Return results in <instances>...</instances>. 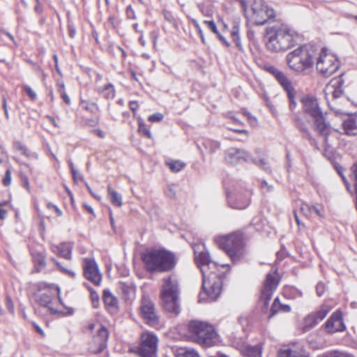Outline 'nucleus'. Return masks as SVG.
I'll return each mask as SVG.
<instances>
[{
    "instance_id": "obj_13",
    "label": "nucleus",
    "mask_w": 357,
    "mask_h": 357,
    "mask_svg": "<svg viewBox=\"0 0 357 357\" xmlns=\"http://www.w3.org/2000/svg\"><path fill=\"white\" fill-rule=\"evenodd\" d=\"M158 337L151 333H146L141 336V342L136 348V353L140 357H156Z\"/></svg>"
},
{
    "instance_id": "obj_1",
    "label": "nucleus",
    "mask_w": 357,
    "mask_h": 357,
    "mask_svg": "<svg viewBox=\"0 0 357 357\" xmlns=\"http://www.w3.org/2000/svg\"><path fill=\"white\" fill-rule=\"evenodd\" d=\"M195 254L196 264L202 274V291L199 294V302L210 303L217 300L221 294L222 278L211 271L215 264L211 261L209 254L202 251Z\"/></svg>"
},
{
    "instance_id": "obj_10",
    "label": "nucleus",
    "mask_w": 357,
    "mask_h": 357,
    "mask_svg": "<svg viewBox=\"0 0 357 357\" xmlns=\"http://www.w3.org/2000/svg\"><path fill=\"white\" fill-rule=\"evenodd\" d=\"M340 63L333 54H328L323 48L319 54L317 61V70L324 77H330L340 68Z\"/></svg>"
},
{
    "instance_id": "obj_4",
    "label": "nucleus",
    "mask_w": 357,
    "mask_h": 357,
    "mask_svg": "<svg viewBox=\"0 0 357 357\" xmlns=\"http://www.w3.org/2000/svg\"><path fill=\"white\" fill-rule=\"evenodd\" d=\"M267 48L275 52L285 51L297 43V33L285 26H274L266 29Z\"/></svg>"
},
{
    "instance_id": "obj_44",
    "label": "nucleus",
    "mask_w": 357,
    "mask_h": 357,
    "mask_svg": "<svg viewBox=\"0 0 357 357\" xmlns=\"http://www.w3.org/2000/svg\"><path fill=\"white\" fill-rule=\"evenodd\" d=\"M342 80H337V86L335 87L333 89V91L332 93L333 98L334 100L337 99L338 98H340L342 94V90L341 89V85H342Z\"/></svg>"
},
{
    "instance_id": "obj_64",
    "label": "nucleus",
    "mask_w": 357,
    "mask_h": 357,
    "mask_svg": "<svg viewBox=\"0 0 357 357\" xmlns=\"http://www.w3.org/2000/svg\"><path fill=\"white\" fill-rule=\"evenodd\" d=\"M99 326H102L101 324H94V323H89L88 326H86V328L90 331H93L97 326H98V328H99Z\"/></svg>"
},
{
    "instance_id": "obj_59",
    "label": "nucleus",
    "mask_w": 357,
    "mask_h": 357,
    "mask_svg": "<svg viewBox=\"0 0 357 357\" xmlns=\"http://www.w3.org/2000/svg\"><path fill=\"white\" fill-rule=\"evenodd\" d=\"M139 105L137 101H130L129 102V107L130 110L133 112L135 114V112L137 111Z\"/></svg>"
},
{
    "instance_id": "obj_30",
    "label": "nucleus",
    "mask_w": 357,
    "mask_h": 357,
    "mask_svg": "<svg viewBox=\"0 0 357 357\" xmlns=\"http://www.w3.org/2000/svg\"><path fill=\"white\" fill-rule=\"evenodd\" d=\"M99 93H102L104 98L107 100L113 99L115 96V89L114 85L108 84L105 85L102 88H99Z\"/></svg>"
},
{
    "instance_id": "obj_61",
    "label": "nucleus",
    "mask_w": 357,
    "mask_h": 357,
    "mask_svg": "<svg viewBox=\"0 0 357 357\" xmlns=\"http://www.w3.org/2000/svg\"><path fill=\"white\" fill-rule=\"evenodd\" d=\"M217 36L218 37L219 40L227 47H229L230 44L229 43V42L227 40V39L222 36L220 33L219 32L218 33L216 34Z\"/></svg>"
},
{
    "instance_id": "obj_40",
    "label": "nucleus",
    "mask_w": 357,
    "mask_h": 357,
    "mask_svg": "<svg viewBox=\"0 0 357 357\" xmlns=\"http://www.w3.org/2000/svg\"><path fill=\"white\" fill-rule=\"evenodd\" d=\"M167 165L173 172H178L185 167L183 162L178 160L167 162Z\"/></svg>"
},
{
    "instance_id": "obj_63",
    "label": "nucleus",
    "mask_w": 357,
    "mask_h": 357,
    "mask_svg": "<svg viewBox=\"0 0 357 357\" xmlns=\"http://www.w3.org/2000/svg\"><path fill=\"white\" fill-rule=\"evenodd\" d=\"M6 301H7V307H8V310L10 312H13L14 307H13V302H12L10 298L7 297Z\"/></svg>"
},
{
    "instance_id": "obj_17",
    "label": "nucleus",
    "mask_w": 357,
    "mask_h": 357,
    "mask_svg": "<svg viewBox=\"0 0 357 357\" xmlns=\"http://www.w3.org/2000/svg\"><path fill=\"white\" fill-rule=\"evenodd\" d=\"M225 159L227 163L235 165L241 161H250L251 155L244 149L231 147L225 151Z\"/></svg>"
},
{
    "instance_id": "obj_49",
    "label": "nucleus",
    "mask_w": 357,
    "mask_h": 357,
    "mask_svg": "<svg viewBox=\"0 0 357 357\" xmlns=\"http://www.w3.org/2000/svg\"><path fill=\"white\" fill-rule=\"evenodd\" d=\"M164 116L161 113H155L149 116L148 120L151 122H158L163 119Z\"/></svg>"
},
{
    "instance_id": "obj_32",
    "label": "nucleus",
    "mask_w": 357,
    "mask_h": 357,
    "mask_svg": "<svg viewBox=\"0 0 357 357\" xmlns=\"http://www.w3.org/2000/svg\"><path fill=\"white\" fill-rule=\"evenodd\" d=\"M80 105L83 109L93 114H96L99 111L98 105L96 102L89 100H82L80 102Z\"/></svg>"
},
{
    "instance_id": "obj_39",
    "label": "nucleus",
    "mask_w": 357,
    "mask_h": 357,
    "mask_svg": "<svg viewBox=\"0 0 357 357\" xmlns=\"http://www.w3.org/2000/svg\"><path fill=\"white\" fill-rule=\"evenodd\" d=\"M51 261L56 264V266L61 273L66 275H68L71 278L75 277V273L73 271L65 268L59 261H56L54 258H51Z\"/></svg>"
},
{
    "instance_id": "obj_9",
    "label": "nucleus",
    "mask_w": 357,
    "mask_h": 357,
    "mask_svg": "<svg viewBox=\"0 0 357 357\" xmlns=\"http://www.w3.org/2000/svg\"><path fill=\"white\" fill-rule=\"evenodd\" d=\"M247 17L256 25H263L268 20L275 17V11L263 0H255L251 6V14Z\"/></svg>"
},
{
    "instance_id": "obj_57",
    "label": "nucleus",
    "mask_w": 357,
    "mask_h": 357,
    "mask_svg": "<svg viewBox=\"0 0 357 357\" xmlns=\"http://www.w3.org/2000/svg\"><path fill=\"white\" fill-rule=\"evenodd\" d=\"M2 107L4 110V113H5V116L6 117V119H8L9 114H8V111L7 102H6V99L5 96L2 97Z\"/></svg>"
},
{
    "instance_id": "obj_14",
    "label": "nucleus",
    "mask_w": 357,
    "mask_h": 357,
    "mask_svg": "<svg viewBox=\"0 0 357 357\" xmlns=\"http://www.w3.org/2000/svg\"><path fill=\"white\" fill-rule=\"evenodd\" d=\"M39 291L42 289H47L46 292L38 294L36 296V301L38 303L43 307L48 308L51 314H56L59 313V311L51 306L52 301L55 296L56 293L59 297L60 303L62 304L61 298L59 297L60 288L59 287H50L46 284H40L38 287Z\"/></svg>"
},
{
    "instance_id": "obj_35",
    "label": "nucleus",
    "mask_w": 357,
    "mask_h": 357,
    "mask_svg": "<svg viewBox=\"0 0 357 357\" xmlns=\"http://www.w3.org/2000/svg\"><path fill=\"white\" fill-rule=\"evenodd\" d=\"M321 357H355V356L349 353H347V352L340 351L337 350H333V351L324 353L321 355Z\"/></svg>"
},
{
    "instance_id": "obj_7",
    "label": "nucleus",
    "mask_w": 357,
    "mask_h": 357,
    "mask_svg": "<svg viewBox=\"0 0 357 357\" xmlns=\"http://www.w3.org/2000/svg\"><path fill=\"white\" fill-rule=\"evenodd\" d=\"M161 299L163 308L175 314L179 313L178 294L179 288L178 280L169 276L163 280Z\"/></svg>"
},
{
    "instance_id": "obj_56",
    "label": "nucleus",
    "mask_w": 357,
    "mask_h": 357,
    "mask_svg": "<svg viewBox=\"0 0 357 357\" xmlns=\"http://www.w3.org/2000/svg\"><path fill=\"white\" fill-rule=\"evenodd\" d=\"M59 93L61 95V98L63 100V101L67 104H70V99L69 96L67 95V93L65 92V91L59 90Z\"/></svg>"
},
{
    "instance_id": "obj_29",
    "label": "nucleus",
    "mask_w": 357,
    "mask_h": 357,
    "mask_svg": "<svg viewBox=\"0 0 357 357\" xmlns=\"http://www.w3.org/2000/svg\"><path fill=\"white\" fill-rule=\"evenodd\" d=\"M108 195L113 205L121 206L122 205V197L116 191L112 189L110 185L107 186Z\"/></svg>"
},
{
    "instance_id": "obj_26",
    "label": "nucleus",
    "mask_w": 357,
    "mask_h": 357,
    "mask_svg": "<svg viewBox=\"0 0 357 357\" xmlns=\"http://www.w3.org/2000/svg\"><path fill=\"white\" fill-rule=\"evenodd\" d=\"M119 288L121 290V292L123 295V298L125 300H130L134 296L135 288L132 283L121 282H120Z\"/></svg>"
},
{
    "instance_id": "obj_48",
    "label": "nucleus",
    "mask_w": 357,
    "mask_h": 357,
    "mask_svg": "<svg viewBox=\"0 0 357 357\" xmlns=\"http://www.w3.org/2000/svg\"><path fill=\"white\" fill-rule=\"evenodd\" d=\"M178 357H199V354L195 350H186L182 354H179Z\"/></svg>"
},
{
    "instance_id": "obj_51",
    "label": "nucleus",
    "mask_w": 357,
    "mask_h": 357,
    "mask_svg": "<svg viewBox=\"0 0 357 357\" xmlns=\"http://www.w3.org/2000/svg\"><path fill=\"white\" fill-rule=\"evenodd\" d=\"M11 183V172L9 169L6 171L5 176L3 179V184L8 186Z\"/></svg>"
},
{
    "instance_id": "obj_3",
    "label": "nucleus",
    "mask_w": 357,
    "mask_h": 357,
    "mask_svg": "<svg viewBox=\"0 0 357 357\" xmlns=\"http://www.w3.org/2000/svg\"><path fill=\"white\" fill-rule=\"evenodd\" d=\"M142 259L149 273L171 271L176 264L174 253L165 249L152 250L144 253Z\"/></svg>"
},
{
    "instance_id": "obj_31",
    "label": "nucleus",
    "mask_w": 357,
    "mask_h": 357,
    "mask_svg": "<svg viewBox=\"0 0 357 357\" xmlns=\"http://www.w3.org/2000/svg\"><path fill=\"white\" fill-rule=\"evenodd\" d=\"M102 300L105 305L111 307H114L118 303L116 298L107 289L103 291Z\"/></svg>"
},
{
    "instance_id": "obj_22",
    "label": "nucleus",
    "mask_w": 357,
    "mask_h": 357,
    "mask_svg": "<svg viewBox=\"0 0 357 357\" xmlns=\"http://www.w3.org/2000/svg\"><path fill=\"white\" fill-rule=\"evenodd\" d=\"M51 250L66 259H71L73 245L70 243L64 242L59 245H52Z\"/></svg>"
},
{
    "instance_id": "obj_2",
    "label": "nucleus",
    "mask_w": 357,
    "mask_h": 357,
    "mask_svg": "<svg viewBox=\"0 0 357 357\" xmlns=\"http://www.w3.org/2000/svg\"><path fill=\"white\" fill-rule=\"evenodd\" d=\"M300 102L303 112L310 119L309 121L312 122V129L319 136L324 137V143L327 145L331 126L320 108L317 99L312 95L303 94L301 96Z\"/></svg>"
},
{
    "instance_id": "obj_33",
    "label": "nucleus",
    "mask_w": 357,
    "mask_h": 357,
    "mask_svg": "<svg viewBox=\"0 0 357 357\" xmlns=\"http://www.w3.org/2000/svg\"><path fill=\"white\" fill-rule=\"evenodd\" d=\"M278 306H280L282 310L284 312H289L291 310V307L288 305H281L280 303V300L278 298H275L273 303L271 306V316H273L278 312V310L276 309Z\"/></svg>"
},
{
    "instance_id": "obj_28",
    "label": "nucleus",
    "mask_w": 357,
    "mask_h": 357,
    "mask_svg": "<svg viewBox=\"0 0 357 357\" xmlns=\"http://www.w3.org/2000/svg\"><path fill=\"white\" fill-rule=\"evenodd\" d=\"M14 148L16 151H20L22 155H24L27 158H38L37 153H31L29 149L20 142H15Z\"/></svg>"
},
{
    "instance_id": "obj_25",
    "label": "nucleus",
    "mask_w": 357,
    "mask_h": 357,
    "mask_svg": "<svg viewBox=\"0 0 357 357\" xmlns=\"http://www.w3.org/2000/svg\"><path fill=\"white\" fill-rule=\"evenodd\" d=\"M294 125L296 128L303 134L305 138L310 142H314L315 140L312 137L307 124L302 119L299 117L296 118Z\"/></svg>"
},
{
    "instance_id": "obj_60",
    "label": "nucleus",
    "mask_w": 357,
    "mask_h": 357,
    "mask_svg": "<svg viewBox=\"0 0 357 357\" xmlns=\"http://www.w3.org/2000/svg\"><path fill=\"white\" fill-rule=\"evenodd\" d=\"M68 35L71 38H73L76 33L75 29L72 24H68Z\"/></svg>"
},
{
    "instance_id": "obj_23",
    "label": "nucleus",
    "mask_w": 357,
    "mask_h": 357,
    "mask_svg": "<svg viewBox=\"0 0 357 357\" xmlns=\"http://www.w3.org/2000/svg\"><path fill=\"white\" fill-rule=\"evenodd\" d=\"M227 199L229 206L235 209H244L250 204V199L245 195H240L236 199L231 195H228Z\"/></svg>"
},
{
    "instance_id": "obj_34",
    "label": "nucleus",
    "mask_w": 357,
    "mask_h": 357,
    "mask_svg": "<svg viewBox=\"0 0 357 357\" xmlns=\"http://www.w3.org/2000/svg\"><path fill=\"white\" fill-rule=\"evenodd\" d=\"M278 286V282L275 278L271 274L268 273L266 275V280L264 284V287L275 290Z\"/></svg>"
},
{
    "instance_id": "obj_58",
    "label": "nucleus",
    "mask_w": 357,
    "mask_h": 357,
    "mask_svg": "<svg viewBox=\"0 0 357 357\" xmlns=\"http://www.w3.org/2000/svg\"><path fill=\"white\" fill-rule=\"evenodd\" d=\"M84 183H85V185L88 190V191L89 192V193L96 199L98 200H100L101 199V197L96 193H94L93 192V190H91V187L89 186V185L88 184V183L86 181H84Z\"/></svg>"
},
{
    "instance_id": "obj_18",
    "label": "nucleus",
    "mask_w": 357,
    "mask_h": 357,
    "mask_svg": "<svg viewBox=\"0 0 357 357\" xmlns=\"http://www.w3.org/2000/svg\"><path fill=\"white\" fill-rule=\"evenodd\" d=\"M264 69L266 72L272 75L282 89L287 93L288 91L295 89L292 85V82L288 77L280 69L271 65H266Z\"/></svg>"
},
{
    "instance_id": "obj_6",
    "label": "nucleus",
    "mask_w": 357,
    "mask_h": 357,
    "mask_svg": "<svg viewBox=\"0 0 357 357\" xmlns=\"http://www.w3.org/2000/svg\"><path fill=\"white\" fill-rule=\"evenodd\" d=\"M189 332L195 342L204 347H211L218 340L214 327L207 322L194 320L188 324Z\"/></svg>"
},
{
    "instance_id": "obj_11",
    "label": "nucleus",
    "mask_w": 357,
    "mask_h": 357,
    "mask_svg": "<svg viewBox=\"0 0 357 357\" xmlns=\"http://www.w3.org/2000/svg\"><path fill=\"white\" fill-rule=\"evenodd\" d=\"M328 105L335 116H340L342 119V127L345 134L347 135H357V115L337 107L336 102Z\"/></svg>"
},
{
    "instance_id": "obj_37",
    "label": "nucleus",
    "mask_w": 357,
    "mask_h": 357,
    "mask_svg": "<svg viewBox=\"0 0 357 357\" xmlns=\"http://www.w3.org/2000/svg\"><path fill=\"white\" fill-rule=\"evenodd\" d=\"M273 291L274 290L268 289V287H263L261 292V299L264 301V305H268V302L272 297Z\"/></svg>"
},
{
    "instance_id": "obj_15",
    "label": "nucleus",
    "mask_w": 357,
    "mask_h": 357,
    "mask_svg": "<svg viewBox=\"0 0 357 357\" xmlns=\"http://www.w3.org/2000/svg\"><path fill=\"white\" fill-rule=\"evenodd\" d=\"M109 333L106 327L99 326L96 334L89 343V351L94 354L102 352L107 347Z\"/></svg>"
},
{
    "instance_id": "obj_45",
    "label": "nucleus",
    "mask_w": 357,
    "mask_h": 357,
    "mask_svg": "<svg viewBox=\"0 0 357 357\" xmlns=\"http://www.w3.org/2000/svg\"><path fill=\"white\" fill-rule=\"evenodd\" d=\"M22 89L26 93L27 96L31 98V100H34L36 98V93L31 89L29 86L24 85L22 86Z\"/></svg>"
},
{
    "instance_id": "obj_8",
    "label": "nucleus",
    "mask_w": 357,
    "mask_h": 357,
    "mask_svg": "<svg viewBox=\"0 0 357 357\" xmlns=\"http://www.w3.org/2000/svg\"><path fill=\"white\" fill-rule=\"evenodd\" d=\"M220 249L223 250L234 263L239 261L243 256V236L240 232L220 237L217 240Z\"/></svg>"
},
{
    "instance_id": "obj_38",
    "label": "nucleus",
    "mask_w": 357,
    "mask_h": 357,
    "mask_svg": "<svg viewBox=\"0 0 357 357\" xmlns=\"http://www.w3.org/2000/svg\"><path fill=\"white\" fill-rule=\"evenodd\" d=\"M287 95L289 102V109L291 111H294L297 106V103L295 100L296 91L295 89H294L292 91H288Z\"/></svg>"
},
{
    "instance_id": "obj_12",
    "label": "nucleus",
    "mask_w": 357,
    "mask_h": 357,
    "mask_svg": "<svg viewBox=\"0 0 357 357\" xmlns=\"http://www.w3.org/2000/svg\"><path fill=\"white\" fill-rule=\"evenodd\" d=\"M139 315L144 322L150 326H155L159 324V316L155 303L149 296L144 295L141 299Z\"/></svg>"
},
{
    "instance_id": "obj_21",
    "label": "nucleus",
    "mask_w": 357,
    "mask_h": 357,
    "mask_svg": "<svg viewBox=\"0 0 357 357\" xmlns=\"http://www.w3.org/2000/svg\"><path fill=\"white\" fill-rule=\"evenodd\" d=\"M329 310L325 307H321L319 310L308 314L305 318L304 330L306 331L314 328L318 323L322 321L328 314Z\"/></svg>"
},
{
    "instance_id": "obj_42",
    "label": "nucleus",
    "mask_w": 357,
    "mask_h": 357,
    "mask_svg": "<svg viewBox=\"0 0 357 357\" xmlns=\"http://www.w3.org/2000/svg\"><path fill=\"white\" fill-rule=\"evenodd\" d=\"M138 131L139 133L143 134L147 138L151 139L152 137V135L150 130L146 128L145 123L142 120L139 121Z\"/></svg>"
},
{
    "instance_id": "obj_24",
    "label": "nucleus",
    "mask_w": 357,
    "mask_h": 357,
    "mask_svg": "<svg viewBox=\"0 0 357 357\" xmlns=\"http://www.w3.org/2000/svg\"><path fill=\"white\" fill-rule=\"evenodd\" d=\"M31 255L36 271L40 272L46 266V255L45 252L33 250Z\"/></svg>"
},
{
    "instance_id": "obj_50",
    "label": "nucleus",
    "mask_w": 357,
    "mask_h": 357,
    "mask_svg": "<svg viewBox=\"0 0 357 357\" xmlns=\"http://www.w3.org/2000/svg\"><path fill=\"white\" fill-rule=\"evenodd\" d=\"M326 290V285L324 283L320 282L316 286V291L318 296H321Z\"/></svg>"
},
{
    "instance_id": "obj_46",
    "label": "nucleus",
    "mask_w": 357,
    "mask_h": 357,
    "mask_svg": "<svg viewBox=\"0 0 357 357\" xmlns=\"http://www.w3.org/2000/svg\"><path fill=\"white\" fill-rule=\"evenodd\" d=\"M231 36L233 38V40H238L239 37V25L236 23H234L232 30L231 32Z\"/></svg>"
},
{
    "instance_id": "obj_16",
    "label": "nucleus",
    "mask_w": 357,
    "mask_h": 357,
    "mask_svg": "<svg viewBox=\"0 0 357 357\" xmlns=\"http://www.w3.org/2000/svg\"><path fill=\"white\" fill-rule=\"evenodd\" d=\"M278 356V357H310V354L302 344L294 342L280 349Z\"/></svg>"
},
{
    "instance_id": "obj_43",
    "label": "nucleus",
    "mask_w": 357,
    "mask_h": 357,
    "mask_svg": "<svg viewBox=\"0 0 357 357\" xmlns=\"http://www.w3.org/2000/svg\"><path fill=\"white\" fill-rule=\"evenodd\" d=\"M165 195L170 199H175L176 194V185L174 184H171L167 186L165 191Z\"/></svg>"
},
{
    "instance_id": "obj_53",
    "label": "nucleus",
    "mask_w": 357,
    "mask_h": 357,
    "mask_svg": "<svg viewBox=\"0 0 357 357\" xmlns=\"http://www.w3.org/2000/svg\"><path fill=\"white\" fill-rule=\"evenodd\" d=\"M126 13L127 17L129 19L134 20L136 18L134 9L131 6V5H129L127 6Z\"/></svg>"
},
{
    "instance_id": "obj_27",
    "label": "nucleus",
    "mask_w": 357,
    "mask_h": 357,
    "mask_svg": "<svg viewBox=\"0 0 357 357\" xmlns=\"http://www.w3.org/2000/svg\"><path fill=\"white\" fill-rule=\"evenodd\" d=\"M261 346L257 344L255 346L245 345L243 348V354L246 357H261Z\"/></svg>"
},
{
    "instance_id": "obj_19",
    "label": "nucleus",
    "mask_w": 357,
    "mask_h": 357,
    "mask_svg": "<svg viewBox=\"0 0 357 357\" xmlns=\"http://www.w3.org/2000/svg\"><path fill=\"white\" fill-rule=\"evenodd\" d=\"M84 275L89 281L95 285H100L101 282V274L99 273L98 266L94 260L84 259Z\"/></svg>"
},
{
    "instance_id": "obj_54",
    "label": "nucleus",
    "mask_w": 357,
    "mask_h": 357,
    "mask_svg": "<svg viewBox=\"0 0 357 357\" xmlns=\"http://www.w3.org/2000/svg\"><path fill=\"white\" fill-rule=\"evenodd\" d=\"M7 160H8L7 153L4 151V149L3 148L0 149V164L6 162Z\"/></svg>"
},
{
    "instance_id": "obj_5",
    "label": "nucleus",
    "mask_w": 357,
    "mask_h": 357,
    "mask_svg": "<svg viewBox=\"0 0 357 357\" xmlns=\"http://www.w3.org/2000/svg\"><path fill=\"white\" fill-rule=\"evenodd\" d=\"M316 55L312 47L303 45L289 52L286 60L290 69L297 73H303L313 66Z\"/></svg>"
},
{
    "instance_id": "obj_62",
    "label": "nucleus",
    "mask_w": 357,
    "mask_h": 357,
    "mask_svg": "<svg viewBox=\"0 0 357 357\" xmlns=\"http://www.w3.org/2000/svg\"><path fill=\"white\" fill-rule=\"evenodd\" d=\"M22 181L23 187H24L25 188H26L28 190L29 188V182L28 178L26 176H22Z\"/></svg>"
},
{
    "instance_id": "obj_55",
    "label": "nucleus",
    "mask_w": 357,
    "mask_h": 357,
    "mask_svg": "<svg viewBox=\"0 0 357 357\" xmlns=\"http://www.w3.org/2000/svg\"><path fill=\"white\" fill-rule=\"evenodd\" d=\"M91 298L93 306L96 307V303H98L99 296L95 291H91Z\"/></svg>"
},
{
    "instance_id": "obj_47",
    "label": "nucleus",
    "mask_w": 357,
    "mask_h": 357,
    "mask_svg": "<svg viewBox=\"0 0 357 357\" xmlns=\"http://www.w3.org/2000/svg\"><path fill=\"white\" fill-rule=\"evenodd\" d=\"M204 23L206 24L208 28L211 30L214 33L217 34L219 33L216 24L213 20H205Z\"/></svg>"
},
{
    "instance_id": "obj_20",
    "label": "nucleus",
    "mask_w": 357,
    "mask_h": 357,
    "mask_svg": "<svg viewBox=\"0 0 357 357\" xmlns=\"http://www.w3.org/2000/svg\"><path fill=\"white\" fill-rule=\"evenodd\" d=\"M326 329L329 333H334L337 331H343L345 325L343 321L342 314L340 310L333 312L325 324Z\"/></svg>"
},
{
    "instance_id": "obj_52",
    "label": "nucleus",
    "mask_w": 357,
    "mask_h": 357,
    "mask_svg": "<svg viewBox=\"0 0 357 357\" xmlns=\"http://www.w3.org/2000/svg\"><path fill=\"white\" fill-rule=\"evenodd\" d=\"M192 22L199 35V37L202 40V43L205 44L206 43L205 38H204V33H203V31H202L200 26L199 25L198 22L196 20H193Z\"/></svg>"
},
{
    "instance_id": "obj_36",
    "label": "nucleus",
    "mask_w": 357,
    "mask_h": 357,
    "mask_svg": "<svg viewBox=\"0 0 357 357\" xmlns=\"http://www.w3.org/2000/svg\"><path fill=\"white\" fill-rule=\"evenodd\" d=\"M255 165H256L257 166H258L259 167L261 168L262 169H264V171H266V172L268 173H271V167L268 165V161L264 159V158H261L260 160H257L255 158L252 159L251 158V160H250Z\"/></svg>"
},
{
    "instance_id": "obj_41",
    "label": "nucleus",
    "mask_w": 357,
    "mask_h": 357,
    "mask_svg": "<svg viewBox=\"0 0 357 357\" xmlns=\"http://www.w3.org/2000/svg\"><path fill=\"white\" fill-rule=\"evenodd\" d=\"M351 171L354 175V192H355V206L356 209L357 211V162H355L352 167H351Z\"/></svg>"
}]
</instances>
